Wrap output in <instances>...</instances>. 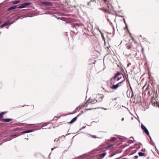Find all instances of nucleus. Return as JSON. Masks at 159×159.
<instances>
[{
    "label": "nucleus",
    "mask_w": 159,
    "mask_h": 159,
    "mask_svg": "<svg viewBox=\"0 0 159 159\" xmlns=\"http://www.w3.org/2000/svg\"><path fill=\"white\" fill-rule=\"evenodd\" d=\"M32 131H33V130H27L25 131H24L23 132H21V134H24V133H27L31 132Z\"/></svg>",
    "instance_id": "9d476101"
},
{
    "label": "nucleus",
    "mask_w": 159,
    "mask_h": 159,
    "mask_svg": "<svg viewBox=\"0 0 159 159\" xmlns=\"http://www.w3.org/2000/svg\"><path fill=\"white\" fill-rule=\"evenodd\" d=\"M149 136V137L150 139V140L151 141V142L152 141V138H151V137L149 135V136Z\"/></svg>",
    "instance_id": "393cba45"
},
{
    "label": "nucleus",
    "mask_w": 159,
    "mask_h": 159,
    "mask_svg": "<svg viewBox=\"0 0 159 159\" xmlns=\"http://www.w3.org/2000/svg\"><path fill=\"white\" fill-rule=\"evenodd\" d=\"M138 156H135L134 157V159H137L138 158Z\"/></svg>",
    "instance_id": "6ab92c4d"
},
{
    "label": "nucleus",
    "mask_w": 159,
    "mask_h": 159,
    "mask_svg": "<svg viewBox=\"0 0 159 159\" xmlns=\"http://www.w3.org/2000/svg\"><path fill=\"white\" fill-rule=\"evenodd\" d=\"M9 22L8 21L4 23V24H3L2 25L0 26V28H2L3 27L5 26L8 25L9 24Z\"/></svg>",
    "instance_id": "6e6552de"
},
{
    "label": "nucleus",
    "mask_w": 159,
    "mask_h": 159,
    "mask_svg": "<svg viewBox=\"0 0 159 159\" xmlns=\"http://www.w3.org/2000/svg\"><path fill=\"white\" fill-rule=\"evenodd\" d=\"M104 97L103 95H102L101 96L99 97L101 99V100L100 101H102V99L104 98Z\"/></svg>",
    "instance_id": "a211bd4d"
},
{
    "label": "nucleus",
    "mask_w": 159,
    "mask_h": 159,
    "mask_svg": "<svg viewBox=\"0 0 159 159\" xmlns=\"http://www.w3.org/2000/svg\"><path fill=\"white\" fill-rule=\"evenodd\" d=\"M53 149H54V148H51V150H52V151L53 150Z\"/></svg>",
    "instance_id": "e433bc0d"
},
{
    "label": "nucleus",
    "mask_w": 159,
    "mask_h": 159,
    "mask_svg": "<svg viewBox=\"0 0 159 159\" xmlns=\"http://www.w3.org/2000/svg\"><path fill=\"white\" fill-rule=\"evenodd\" d=\"M112 146V145H109L108 146H107V148H111Z\"/></svg>",
    "instance_id": "412c9836"
},
{
    "label": "nucleus",
    "mask_w": 159,
    "mask_h": 159,
    "mask_svg": "<svg viewBox=\"0 0 159 159\" xmlns=\"http://www.w3.org/2000/svg\"><path fill=\"white\" fill-rule=\"evenodd\" d=\"M91 110V109L90 108V109H87V110Z\"/></svg>",
    "instance_id": "c9c22d12"
},
{
    "label": "nucleus",
    "mask_w": 159,
    "mask_h": 159,
    "mask_svg": "<svg viewBox=\"0 0 159 159\" xmlns=\"http://www.w3.org/2000/svg\"><path fill=\"white\" fill-rule=\"evenodd\" d=\"M31 4V3L30 2H26L22 4L21 6H19L18 8H23L25 7L26 6L30 5Z\"/></svg>",
    "instance_id": "7ed1b4c3"
},
{
    "label": "nucleus",
    "mask_w": 159,
    "mask_h": 159,
    "mask_svg": "<svg viewBox=\"0 0 159 159\" xmlns=\"http://www.w3.org/2000/svg\"><path fill=\"white\" fill-rule=\"evenodd\" d=\"M139 156L141 157V156H145V154L144 153L142 152H139Z\"/></svg>",
    "instance_id": "ddd939ff"
},
{
    "label": "nucleus",
    "mask_w": 159,
    "mask_h": 159,
    "mask_svg": "<svg viewBox=\"0 0 159 159\" xmlns=\"http://www.w3.org/2000/svg\"><path fill=\"white\" fill-rule=\"evenodd\" d=\"M127 77H126V79L127 81V83L128 84L129 86L130 87V84L129 83V80H128V75L127 76Z\"/></svg>",
    "instance_id": "4468645a"
},
{
    "label": "nucleus",
    "mask_w": 159,
    "mask_h": 159,
    "mask_svg": "<svg viewBox=\"0 0 159 159\" xmlns=\"http://www.w3.org/2000/svg\"><path fill=\"white\" fill-rule=\"evenodd\" d=\"M122 83V81L119 82L116 85H113L111 87V88L113 89H116L119 86H120V84Z\"/></svg>",
    "instance_id": "20e7f679"
},
{
    "label": "nucleus",
    "mask_w": 159,
    "mask_h": 159,
    "mask_svg": "<svg viewBox=\"0 0 159 159\" xmlns=\"http://www.w3.org/2000/svg\"><path fill=\"white\" fill-rule=\"evenodd\" d=\"M12 120V119L7 118L1 119V121L2 122H8Z\"/></svg>",
    "instance_id": "0eeeda50"
},
{
    "label": "nucleus",
    "mask_w": 159,
    "mask_h": 159,
    "mask_svg": "<svg viewBox=\"0 0 159 159\" xmlns=\"http://www.w3.org/2000/svg\"><path fill=\"white\" fill-rule=\"evenodd\" d=\"M57 139H55L54 140V142H55L56 140Z\"/></svg>",
    "instance_id": "4c0bfd02"
},
{
    "label": "nucleus",
    "mask_w": 159,
    "mask_h": 159,
    "mask_svg": "<svg viewBox=\"0 0 159 159\" xmlns=\"http://www.w3.org/2000/svg\"><path fill=\"white\" fill-rule=\"evenodd\" d=\"M119 80L118 79H117V80L118 81Z\"/></svg>",
    "instance_id": "a19ab883"
},
{
    "label": "nucleus",
    "mask_w": 159,
    "mask_h": 159,
    "mask_svg": "<svg viewBox=\"0 0 159 159\" xmlns=\"http://www.w3.org/2000/svg\"><path fill=\"white\" fill-rule=\"evenodd\" d=\"M98 30L99 31V32H100L101 33L102 35V37H103V34L101 32V31L99 30Z\"/></svg>",
    "instance_id": "a878e982"
},
{
    "label": "nucleus",
    "mask_w": 159,
    "mask_h": 159,
    "mask_svg": "<svg viewBox=\"0 0 159 159\" xmlns=\"http://www.w3.org/2000/svg\"><path fill=\"white\" fill-rule=\"evenodd\" d=\"M104 11L105 12H107V10L106 9H105Z\"/></svg>",
    "instance_id": "473e14b6"
},
{
    "label": "nucleus",
    "mask_w": 159,
    "mask_h": 159,
    "mask_svg": "<svg viewBox=\"0 0 159 159\" xmlns=\"http://www.w3.org/2000/svg\"><path fill=\"white\" fill-rule=\"evenodd\" d=\"M141 127L142 129L144 131L145 133L148 136H149V132L146 128V127L143 124L141 125Z\"/></svg>",
    "instance_id": "f03ea898"
},
{
    "label": "nucleus",
    "mask_w": 159,
    "mask_h": 159,
    "mask_svg": "<svg viewBox=\"0 0 159 159\" xmlns=\"http://www.w3.org/2000/svg\"><path fill=\"white\" fill-rule=\"evenodd\" d=\"M92 137L93 138H97V137H96V136L95 135H93Z\"/></svg>",
    "instance_id": "4be33fe9"
},
{
    "label": "nucleus",
    "mask_w": 159,
    "mask_h": 159,
    "mask_svg": "<svg viewBox=\"0 0 159 159\" xmlns=\"http://www.w3.org/2000/svg\"><path fill=\"white\" fill-rule=\"evenodd\" d=\"M20 2L19 1H16L13 2V3L14 4H16L19 3Z\"/></svg>",
    "instance_id": "dca6fc26"
},
{
    "label": "nucleus",
    "mask_w": 159,
    "mask_h": 159,
    "mask_svg": "<svg viewBox=\"0 0 159 159\" xmlns=\"http://www.w3.org/2000/svg\"><path fill=\"white\" fill-rule=\"evenodd\" d=\"M103 1L105 2V3H106V2L107 1V0H103Z\"/></svg>",
    "instance_id": "2f4dec72"
},
{
    "label": "nucleus",
    "mask_w": 159,
    "mask_h": 159,
    "mask_svg": "<svg viewBox=\"0 0 159 159\" xmlns=\"http://www.w3.org/2000/svg\"><path fill=\"white\" fill-rule=\"evenodd\" d=\"M130 65V63H128L127 65V66H129Z\"/></svg>",
    "instance_id": "c756f323"
},
{
    "label": "nucleus",
    "mask_w": 159,
    "mask_h": 159,
    "mask_svg": "<svg viewBox=\"0 0 159 159\" xmlns=\"http://www.w3.org/2000/svg\"><path fill=\"white\" fill-rule=\"evenodd\" d=\"M101 108L102 109H104V110H107V108H104V107H101Z\"/></svg>",
    "instance_id": "cd10ccee"
},
{
    "label": "nucleus",
    "mask_w": 159,
    "mask_h": 159,
    "mask_svg": "<svg viewBox=\"0 0 159 159\" xmlns=\"http://www.w3.org/2000/svg\"><path fill=\"white\" fill-rule=\"evenodd\" d=\"M123 20H124V23H125V25H126V27H127V25L126 24V22H125V19H123Z\"/></svg>",
    "instance_id": "aec40b11"
},
{
    "label": "nucleus",
    "mask_w": 159,
    "mask_h": 159,
    "mask_svg": "<svg viewBox=\"0 0 159 159\" xmlns=\"http://www.w3.org/2000/svg\"><path fill=\"white\" fill-rule=\"evenodd\" d=\"M149 85H148V86L146 88V89L148 90V89H149Z\"/></svg>",
    "instance_id": "bb28decb"
},
{
    "label": "nucleus",
    "mask_w": 159,
    "mask_h": 159,
    "mask_svg": "<svg viewBox=\"0 0 159 159\" xmlns=\"http://www.w3.org/2000/svg\"><path fill=\"white\" fill-rule=\"evenodd\" d=\"M2 143H2L0 144V145H1V144H2Z\"/></svg>",
    "instance_id": "ea45409f"
},
{
    "label": "nucleus",
    "mask_w": 159,
    "mask_h": 159,
    "mask_svg": "<svg viewBox=\"0 0 159 159\" xmlns=\"http://www.w3.org/2000/svg\"><path fill=\"white\" fill-rule=\"evenodd\" d=\"M107 154L106 152H104L102 154H100L99 156L100 157H103Z\"/></svg>",
    "instance_id": "f8f14e48"
},
{
    "label": "nucleus",
    "mask_w": 159,
    "mask_h": 159,
    "mask_svg": "<svg viewBox=\"0 0 159 159\" xmlns=\"http://www.w3.org/2000/svg\"><path fill=\"white\" fill-rule=\"evenodd\" d=\"M152 145H155V144L153 143V142H152Z\"/></svg>",
    "instance_id": "f704fd0d"
},
{
    "label": "nucleus",
    "mask_w": 159,
    "mask_h": 159,
    "mask_svg": "<svg viewBox=\"0 0 159 159\" xmlns=\"http://www.w3.org/2000/svg\"><path fill=\"white\" fill-rule=\"evenodd\" d=\"M16 136V134H13V135H11V137H13V136Z\"/></svg>",
    "instance_id": "5701e85b"
},
{
    "label": "nucleus",
    "mask_w": 159,
    "mask_h": 159,
    "mask_svg": "<svg viewBox=\"0 0 159 159\" xmlns=\"http://www.w3.org/2000/svg\"><path fill=\"white\" fill-rule=\"evenodd\" d=\"M86 127V126H84L83 127H82L81 128V129H84V128H85Z\"/></svg>",
    "instance_id": "b1692460"
},
{
    "label": "nucleus",
    "mask_w": 159,
    "mask_h": 159,
    "mask_svg": "<svg viewBox=\"0 0 159 159\" xmlns=\"http://www.w3.org/2000/svg\"><path fill=\"white\" fill-rule=\"evenodd\" d=\"M100 9L101 10H103V9L102 8Z\"/></svg>",
    "instance_id": "58836bf2"
},
{
    "label": "nucleus",
    "mask_w": 159,
    "mask_h": 159,
    "mask_svg": "<svg viewBox=\"0 0 159 159\" xmlns=\"http://www.w3.org/2000/svg\"><path fill=\"white\" fill-rule=\"evenodd\" d=\"M1 23V21H0V24Z\"/></svg>",
    "instance_id": "79ce46f5"
},
{
    "label": "nucleus",
    "mask_w": 159,
    "mask_h": 159,
    "mask_svg": "<svg viewBox=\"0 0 159 159\" xmlns=\"http://www.w3.org/2000/svg\"><path fill=\"white\" fill-rule=\"evenodd\" d=\"M79 115L77 116L76 117H74L69 122V124H71L75 122L77 119V117L79 116Z\"/></svg>",
    "instance_id": "423d86ee"
},
{
    "label": "nucleus",
    "mask_w": 159,
    "mask_h": 159,
    "mask_svg": "<svg viewBox=\"0 0 159 159\" xmlns=\"http://www.w3.org/2000/svg\"><path fill=\"white\" fill-rule=\"evenodd\" d=\"M16 7V6H14L13 7H11L8 8L7 9V10L8 11H10L12 10L15 9Z\"/></svg>",
    "instance_id": "9b49d317"
},
{
    "label": "nucleus",
    "mask_w": 159,
    "mask_h": 159,
    "mask_svg": "<svg viewBox=\"0 0 159 159\" xmlns=\"http://www.w3.org/2000/svg\"><path fill=\"white\" fill-rule=\"evenodd\" d=\"M120 75V72H117L116 74L115 75V76H114V77L111 79V84H114L115 83V81H113V80H115L116 79V78L117 77L119 76Z\"/></svg>",
    "instance_id": "f257e3e1"
},
{
    "label": "nucleus",
    "mask_w": 159,
    "mask_h": 159,
    "mask_svg": "<svg viewBox=\"0 0 159 159\" xmlns=\"http://www.w3.org/2000/svg\"><path fill=\"white\" fill-rule=\"evenodd\" d=\"M127 48L128 49H129L130 48V46H127Z\"/></svg>",
    "instance_id": "c85d7f7f"
},
{
    "label": "nucleus",
    "mask_w": 159,
    "mask_h": 159,
    "mask_svg": "<svg viewBox=\"0 0 159 159\" xmlns=\"http://www.w3.org/2000/svg\"><path fill=\"white\" fill-rule=\"evenodd\" d=\"M42 3L46 6H52V5L51 2H43Z\"/></svg>",
    "instance_id": "39448f33"
},
{
    "label": "nucleus",
    "mask_w": 159,
    "mask_h": 159,
    "mask_svg": "<svg viewBox=\"0 0 159 159\" xmlns=\"http://www.w3.org/2000/svg\"><path fill=\"white\" fill-rule=\"evenodd\" d=\"M97 101L95 99H92L89 102V103H91L92 104H93L96 103Z\"/></svg>",
    "instance_id": "1a4fd4ad"
},
{
    "label": "nucleus",
    "mask_w": 159,
    "mask_h": 159,
    "mask_svg": "<svg viewBox=\"0 0 159 159\" xmlns=\"http://www.w3.org/2000/svg\"><path fill=\"white\" fill-rule=\"evenodd\" d=\"M124 120V118H123L122 119H121V120L122 121H123Z\"/></svg>",
    "instance_id": "72a5a7b5"
},
{
    "label": "nucleus",
    "mask_w": 159,
    "mask_h": 159,
    "mask_svg": "<svg viewBox=\"0 0 159 159\" xmlns=\"http://www.w3.org/2000/svg\"><path fill=\"white\" fill-rule=\"evenodd\" d=\"M143 48H142V52H143Z\"/></svg>",
    "instance_id": "7c9ffc66"
},
{
    "label": "nucleus",
    "mask_w": 159,
    "mask_h": 159,
    "mask_svg": "<svg viewBox=\"0 0 159 159\" xmlns=\"http://www.w3.org/2000/svg\"><path fill=\"white\" fill-rule=\"evenodd\" d=\"M6 113V112H3L0 113V118H1L2 116Z\"/></svg>",
    "instance_id": "2eb2a0df"
},
{
    "label": "nucleus",
    "mask_w": 159,
    "mask_h": 159,
    "mask_svg": "<svg viewBox=\"0 0 159 159\" xmlns=\"http://www.w3.org/2000/svg\"><path fill=\"white\" fill-rule=\"evenodd\" d=\"M115 139H116V138H115V137H111V139L110 140L111 141H113Z\"/></svg>",
    "instance_id": "f3484780"
}]
</instances>
